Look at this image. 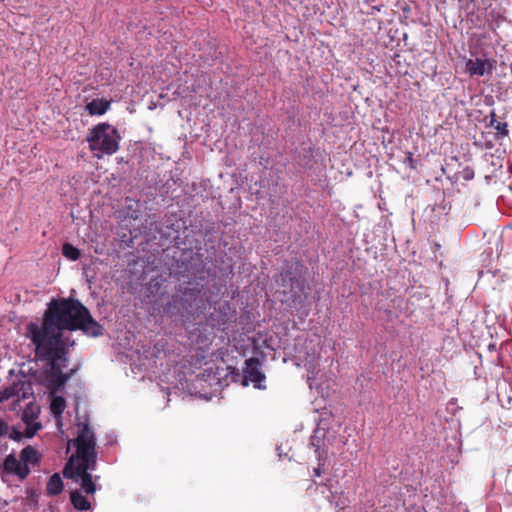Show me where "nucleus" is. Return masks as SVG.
<instances>
[{
	"label": "nucleus",
	"mask_w": 512,
	"mask_h": 512,
	"mask_svg": "<svg viewBox=\"0 0 512 512\" xmlns=\"http://www.w3.org/2000/svg\"><path fill=\"white\" fill-rule=\"evenodd\" d=\"M65 330H81L91 337L103 334L102 326L78 300H54L49 304L41 323L29 322L26 325L25 336L34 348L35 360L45 366L52 390L63 388L72 372L65 369L68 350L74 341L65 336Z\"/></svg>",
	"instance_id": "f257e3e1"
},
{
	"label": "nucleus",
	"mask_w": 512,
	"mask_h": 512,
	"mask_svg": "<svg viewBox=\"0 0 512 512\" xmlns=\"http://www.w3.org/2000/svg\"><path fill=\"white\" fill-rule=\"evenodd\" d=\"M73 444L76 449L67 461L63 474L80 485L81 491L74 490L70 494L73 507L78 511H92L91 499L97 490L91 472L97 464L96 437L87 423H79L77 437L68 441V448Z\"/></svg>",
	"instance_id": "f03ea898"
},
{
	"label": "nucleus",
	"mask_w": 512,
	"mask_h": 512,
	"mask_svg": "<svg viewBox=\"0 0 512 512\" xmlns=\"http://www.w3.org/2000/svg\"><path fill=\"white\" fill-rule=\"evenodd\" d=\"M86 140L94 156L112 155L119 148L120 135L116 128L107 123L93 127L87 134Z\"/></svg>",
	"instance_id": "7ed1b4c3"
},
{
	"label": "nucleus",
	"mask_w": 512,
	"mask_h": 512,
	"mask_svg": "<svg viewBox=\"0 0 512 512\" xmlns=\"http://www.w3.org/2000/svg\"><path fill=\"white\" fill-rule=\"evenodd\" d=\"M300 268H302V265L297 261L292 262L286 266L276 279L278 286L283 287V292L289 294L293 300L300 297L305 290V282L302 279Z\"/></svg>",
	"instance_id": "20e7f679"
},
{
	"label": "nucleus",
	"mask_w": 512,
	"mask_h": 512,
	"mask_svg": "<svg viewBox=\"0 0 512 512\" xmlns=\"http://www.w3.org/2000/svg\"><path fill=\"white\" fill-rule=\"evenodd\" d=\"M39 413L40 407L33 402H29L22 412V424L12 429L10 438L18 441L23 437L32 438L42 428V424L38 420Z\"/></svg>",
	"instance_id": "39448f33"
},
{
	"label": "nucleus",
	"mask_w": 512,
	"mask_h": 512,
	"mask_svg": "<svg viewBox=\"0 0 512 512\" xmlns=\"http://www.w3.org/2000/svg\"><path fill=\"white\" fill-rule=\"evenodd\" d=\"M315 490L335 508L345 509L349 503V497L341 490L339 482L334 477L326 479V482H315Z\"/></svg>",
	"instance_id": "423d86ee"
},
{
	"label": "nucleus",
	"mask_w": 512,
	"mask_h": 512,
	"mask_svg": "<svg viewBox=\"0 0 512 512\" xmlns=\"http://www.w3.org/2000/svg\"><path fill=\"white\" fill-rule=\"evenodd\" d=\"M310 347L311 353H307V356L302 357L299 355V359L303 362L304 367L307 370V381L309 384V387L312 389L313 387L318 388L317 378L318 374L320 372L319 370V348L318 345L312 344V341L309 343L306 342V346Z\"/></svg>",
	"instance_id": "0eeeda50"
},
{
	"label": "nucleus",
	"mask_w": 512,
	"mask_h": 512,
	"mask_svg": "<svg viewBox=\"0 0 512 512\" xmlns=\"http://www.w3.org/2000/svg\"><path fill=\"white\" fill-rule=\"evenodd\" d=\"M243 378V384L245 386L252 383L257 389L266 388V386L262 384L265 380V375L260 370V361L257 358H249L245 361Z\"/></svg>",
	"instance_id": "6e6552de"
},
{
	"label": "nucleus",
	"mask_w": 512,
	"mask_h": 512,
	"mask_svg": "<svg viewBox=\"0 0 512 512\" xmlns=\"http://www.w3.org/2000/svg\"><path fill=\"white\" fill-rule=\"evenodd\" d=\"M465 67L466 72L471 77H491L495 68V61L486 57H475L468 59Z\"/></svg>",
	"instance_id": "1a4fd4ad"
},
{
	"label": "nucleus",
	"mask_w": 512,
	"mask_h": 512,
	"mask_svg": "<svg viewBox=\"0 0 512 512\" xmlns=\"http://www.w3.org/2000/svg\"><path fill=\"white\" fill-rule=\"evenodd\" d=\"M325 431L318 427L315 430L314 435L311 436L310 445L314 448V452L318 459V467L314 469V476L319 477L321 475V466L325 462L328 454V450L325 448L326 444L324 441Z\"/></svg>",
	"instance_id": "9d476101"
},
{
	"label": "nucleus",
	"mask_w": 512,
	"mask_h": 512,
	"mask_svg": "<svg viewBox=\"0 0 512 512\" xmlns=\"http://www.w3.org/2000/svg\"><path fill=\"white\" fill-rule=\"evenodd\" d=\"M30 472V468L27 465L22 464V461L17 459L14 455H8L3 463V468L0 473L2 478L5 473L15 474L20 479H24Z\"/></svg>",
	"instance_id": "9b49d317"
},
{
	"label": "nucleus",
	"mask_w": 512,
	"mask_h": 512,
	"mask_svg": "<svg viewBox=\"0 0 512 512\" xmlns=\"http://www.w3.org/2000/svg\"><path fill=\"white\" fill-rule=\"evenodd\" d=\"M66 408V400L62 396L53 395L50 403V410L55 418L56 426L60 432L62 431V413Z\"/></svg>",
	"instance_id": "f8f14e48"
},
{
	"label": "nucleus",
	"mask_w": 512,
	"mask_h": 512,
	"mask_svg": "<svg viewBox=\"0 0 512 512\" xmlns=\"http://www.w3.org/2000/svg\"><path fill=\"white\" fill-rule=\"evenodd\" d=\"M181 298L178 295H173L171 300H169L162 308V311L159 312L162 317H174L181 314Z\"/></svg>",
	"instance_id": "ddd939ff"
},
{
	"label": "nucleus",
	"mask_w": 512,
	"mask_h": 512,
	"mask_svg": "<svg viewBox=\"0 0 512 512\" xmlns=\"http://www.w3.org/2000/svg\"><path fill=\"white\" fill-rule=\"evenodd\" d=\"M110 108V101L106 99H93L87 103L86 110L92 116H101L105 114Z\"/></svg>",
	"instance_id": "4468645a"
},
{
	"label": "nucleus",
	"mask_w": 512,
	"mask_h": 512,
	"mask_svg": "<svg viewBox=\"0 0 512 512\" xmlns=\"http://www.w3.org/2000/svg\"><path fill=\"white\" fill-rule=\"evenodd\" d=\"M20 460L22 461V464L27 465V467H29V465H35L39 460V453L35 448L27 446L22 449L20 453Z\"/></svg>",
	"instance_id": "2eb2a0df"
},
{
	"label": "nucleus",
	"mask_w": 512,
	"mask_h": 512,
	"mask_svg": "<svg viewBox=\"0 0 512 512\" xmlns=\"http://www.w3.org/2000/svg\"><path fill=\"white\" fill-rule=\"evenodd\" d=\"M47 493L49 495H58L63 490V482L59 474H53L46 486Z\"/></svg>",
	"instance_id": "dca6fc26"
},
{
	"label": "nucleus",
	"mask_w": 512,
	"mask_h": 512,
	"mask_svg": "<svg viewBox=\"0 0 512 512\" xmlns=\"http://www.w3.org/2000/svg\"><path fill=\"white\" fill-rule=\"evenodd\" d=\"M489 126L493 127L499 135L508 136V124L506 122H501L496 120L495 112H491Z\"/></svg>",
	"instance_id": "f3484780"
},
{
	"label": "nucleus",
	"mask_w": 512,
	"mask_h": 512,
	"mask_svg": "<svg viewBox=\"0 0 512 512\" xmlns=\"http://www.w3.org/2000/svg\"><path fill=\"white\" fill-rule=\"evenodd\" d=\"M62 253L67 259L72 261H76L80 257V251L69 243L63 245Z\"/></svg>",
	"instance_id": "a211bd4d"
},
{
	"label": "nucleus",
	"mask_w": 512,
	"mask_h": 512,
	"mask_svg": "<svg viewBox=\"0 0 512 512\" xmlns=\"http://www.w3.org/2000/svg\"><path fill=\"white\" fill-rule=\"evenodd\" d=\"M13 396V389H5L3 392H0V402H3L5 400H8Z\"/></svg>",
	"instance_id": "6ab92c4d"
},
{
	"label": "nucleus",
	"mask_w": 512,
	"mask_h": 512,
	"mask_svg": "<svg viewBox=\"0 0 512 512\" xmlns=\"http://www.w3.org/2000/svg\"><path fill=\"white\" fill-rule=\"evenodd\" d=\"M8 425L4 421H0V436H3L7 433Z\"/></svg>",
	"instance_id": "aec40b11"
},
{
	"label": "nucleus",
	"mask_w": 512,
	"mask_h": 512,
	"mask_svg": "<svg viewBox=\"0 0 512 512\" xmlns=\"http://www.w3.org/2000/svg\"><path fill=\"white\" fill-rule=\"evenodd\" d=\"M473 176H474V173L472 170H469V169L464 170V178L466 180L472 179Z\"/></svg>",
	"instance_id": "412c9836"
},
{
	"label": "nucleus",
	"mask_w": 512,
	"mask_h": 512,
	"mask_svg": "<svg viewBox=\"0 0 512 512\" xmlns=\"http://www.w3.org/2000/svg\"><path fill=\"white\" fill-rule=\"evenodd\" d=\"M213 374H214L213 378H214L216 381H218V380H219V376H217V375H216V373H213Z\"/></svg>",
	"instance_id": "4be33fe9"
}]
</instances>
